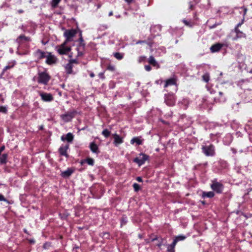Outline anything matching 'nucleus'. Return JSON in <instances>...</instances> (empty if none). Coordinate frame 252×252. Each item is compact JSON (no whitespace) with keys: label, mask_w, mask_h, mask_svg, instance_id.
Returning <instances> with one entry per match:
<instances>
[{"label":"nucleus","mask_w":252,"mask_h":252,"mask_svg":"<svg viewBox=\"0 0 252 252\" xmlns=\"http://www.w3.org/2000/svg\"><path fill=\"white\" fill-rule=\"evenodd\" d=\"M183 23L186 25H187V26H189V22H188V21L186 20H183Z\"/></svg>","instance_id":"nucleus-50"},{"label":"nucleus","mask_w":252,"mask_h":252,"mask_svg":"<svg viewBox=\"0 0 252 252\" xmlns=\"http://www.w3.org/2000/svg\"><path fill=\"white\" fill-rule=\"evenodd\" d=\"M223 46V44L220 43H217L211 46L210 49L212 53L219 52Z\"/></svg>","instance_id":"nucleus-15"},{"label":"nucleus","mask_w":252,"mask_h":252,"mask_svg":"<svg viewBox=\"0 0 252 252\" xmlns=\"http://www.w3.org/2000/svg\"><path fill=\"white\" fill-rule=\"evenodd\" d=\"M144 67L145 70L147 71H150L152 69V67L150 65H145Z\"/></svg>","instance_id":"nucleus-44"},{"label":"nucleus","mask_w":252,"mask_h":252,"mask_svg":"<svg viewBox=\"0 0 252 252\" xmlns=\"http://www.w3.org/2000/svg\"><path fill=\"white\" fill-rule=\"evenodd\" d=\"M146 57L145 56H140L139 57L138 61L139 63H142L145 62L146 60Z\"/></svg>","instance_id":"nucleus-42"},{"label":"nucleus","mask_w":252,"mask_h":252,"mask_svg":"<svg viewBox=\"0 0 252 252\" xmlns=\"http://www.w3.org/2000/svg\"><path fill=\"white\" fill-rule=\"evenodd\" d=\"M126 223V218L123 217L121 219V226L123 225H125Z\"/></svg>","instance_id":"nucleus-41"},{"label":"nucleus","mask_w":252,"mask_h":252,"mask_svg":"<svg viewBox=\"0 0 252 252\" xmlns=\"http://www.w3.org/2000/svg\"><path fill=\"white\" fill-rule=\"evenodd\" d=\"M8 158L7 154H3L0 156V164H3L7 162Z\"/></svg>","instance_id":"nucleus-26"},{"label":"nucleus","mask_w":252,"mask_h":252,"mask_svg":"<svg viewBox=\"0 0 252 252\" xmlns=\"http://www.w3.org/2000/svg\"><path fill=\"white\" fill-rule=\"evenodd\" d=\"M162 243H163V239L161 238V241L159 242L157 244V246L159 247V248H160V247L162 245Z\"/></svg>","instance_id":"nucleus-46"},{"label":"nucleus","mask_w":252,"mask_h":252,"mask_svg":"<svg viewBox=\"0 0 252 252\" xmlns=\"http://www.w3.org/2000/svg\"><path fill=\"white\" fill-rule=\"evenodd\" d=\"M210 188L217 193L220 194L222 192L224 189L223 185L220 182H218L217 179H215L212 181V184L210 185Z\"/></svg>","instance_id":"nucleus-2"},{"label":"nucleus","mask_w":252,"mask_h":252,"mask_svg":"<svg viewBox=\"0 0 252 252\" xmlns=\"http://www.w3.org/2000/svg\"><path fill=\"white\" fill-rule=\"evenodd\" d=\"M242 8H243L244 9L243 17V19H244V22L245 21V16H246V15L247 14L248 9L246 7H242Z\"/></svg>","instance_id":"nucleus-43"},{"label":"nucleus","mask_w":252,"mask_h":252,"mask_svg":"<svg viewBox=\"0 0 252 252\" xmlns=\"http://www.w3.org/2000/svg\"><path fill=\"white\" fill-rule=\"evenodd\" d=\"M47 55H46V60L45 61V63L49 65H51L56 63V57L54 55H52L51 53L50 52H47Z\"/></svg>","instance_id":"nucleus-12"},{"label":"nucleus","mask_w":252,"mask_h":252,"mask_svg":"<svg viewBox=\"0 0 252 252\" xmlns=\"http://www.w3.org/2000/svg\"><path fill=\"white\" fill-rule=\"evenodd\" d=\"M0 201H4V202H6L8 203H9V201L8 200H7L4 197V196L1 194H0Z\"/></svg>","instance_id":"nucleus-39"},{"label":"nucleus","mask_w":252,"mask_h":252,"mask_svg":"<svg viewBox=\"0 0 252 252\" xmlns=\"http://www.w3.org/2000/svg\"><path fill=\"white\" fill-rule=\"evenodd\" d=\"M176 244L175 242H173L171 244L168 245L167 252H175V246Z\"/></svg>","instance_id":"nucleus-27"},{"label":"nucleus","mask_w":252,"mask_h":252,"mask_svg":"<svg viewBox=\"0 0 252 252\" xmlns=\"http://www.w3.org/2000/svg\"><path fill=\"white\" fill-rule=\"evenodd\" d=\"M148 63L153 66L157 67V68H159L160 67L159 64L156 61L155 59L153 56H151L149 57Z\"/></svg>","instance_id":"nucleus-24"},{"label":"nucleus","mask_w":252,"mask_h":252,"mask_svg":"<svg viewBox=\"0 0 252 252\" xmlns=\"http://www.w3.org/2000/svg\"><path fill=\"white\" fill-rule=\"evenodd\" d=\"M79 246H75L74 247V249H79Z\"/></svg>","instance_id":"nucleus-59"},{"label":"nucleus","mask_w":252,"mask_h":252,"mask_svg":"<svg viewBox=\"0 0 252 252\" xmlns=\"http://www.w3.org/2000/svg\"><path fill=\"white\" fill-rule=\"evenodd\" d=\"M90 149L91 151L95 154H98L99 153L98 147L94 142H91L89 146Z\"/></svg>","instance_id":"nucleus-20"},{"label":"nucleus","mask_w":252,"mask_h":252,"mask_svg":"<svg viewBox=\"0 0 252 252\" xmlns=\"http://www.w3.org/2000/svg\"><path fill=\"white\" fill-rule=\"evenodd\" d=\"M157 239H158V237H156L155 238H153V239H152V242H154V241H155L157 240Z\"/></svg>","instance_id":"nucleus-55"},{"label":"nucleus","mask_w":252,"mask_h":252,"mask_svg":"<svg viewBox=\"0 0 252 252\" xmlns=\"http://www.w3.org/2000/svg\"><path fill=\"white\" fill-rule=\"evenodd\" d=\"M90 76L91 77V78H93L94 76V74L93 72L91 73L90 74Z\"/></svg>","instance_id":"nucleus-53"},{"label":"nucleus","mask_w":252,"mask_h":252,"mask_svg":"<svg viewBox=\"0 0 252 252\" xmlns=\"http://www.w3.org/2000/svg\"><path fill=\"white\" fill-rule=\"evenodd\" d=\"M186 238V237L184 235H179L175 237L173 242H175V244H177L179 241H184Z\"/></svg>","instance_id":"nucleus-29"},{"label":"nucleus","mask_w":252,"mask_h":252,"mask_svg":"<svg viewBox=\"0 0 252 252\" xmlns=\"http://www.w3.org/2000/svg\"><path fill=\"white\" fill-rule=\"evenodd\" d=\"M107 69L111 71H114L115 70V67L113 65L109 64L107 67Z\"/></svg>","instance_id":"nucleus-38"},{"label":"nucleus","mask_w":252,"mask_h":252,"mask_svg":"<svg viewBox=\"0 0 252 252\" xmlns=\"http://www.w3.org/2000/svg\"><path fill=\"white\" fill-rule=\"evenodd\" d=\"M215 193L213 191H210L208 192L203 191L201 195V197L204 198L206 197L211 198L214 197L215 196Z\"/></svg>","instance_id":"nucleus-25"},{"label":"nucleus","mask_w":252,"mask_h":252,"mask_svg":"<svg viewBox=\"0 0 252 252\" xmlns=\"http://www.w3.org/2000/svg\"><path fill=\"white\" fill-rule=\"evenodd\" d=\"M203 153L207 157H213L216 154L215 147L214 145L203 146L201 148Z\"/></svg>","instance_id":"nucleus-3"},{"label":"nucleus","mask_w":252,"mask_h":252,"mask_svg":"<svg viewBox=\"0 0 252 252\" xmlns=\"http://www.w3.org/2000/svg\"><path fill=\"white\" fill-rule=\"evenodd\" d=\"M98 76L100 78L102 79H105V76H104V72H100L98 74Z\"/></svg>","instance_id":"nucleus-45"},{"label":"nucleus","mask_w":252,"mask_h":252,"mask_svg":"<svg viewBox=\"0 0 252 252\" xmlns=\"http://www.w3.org/2000/svg\"><path fill=\"white\" fill-rule=\"evenodd\" d=\"M201 203L203 204V205H205L206 204V202L205 201H201Z\"/></svg>","instance_id":"nucleus-57"},{"label":"nucleus","mask_w":252,"mask_h":252,"mask_svg":"<svg viewBox=\"0 0 252 252\" xmlns=\"http://www.w3.org/2000/svg\"><path fill=\"white\" fill-rule=\"evenodd\" d=\"M127 3H130L133 0H125Z\"/></svg>","instance_id":"nucleus-52"},{"label":"nucleus","mask_w":252,"mask_h":252,"mask_svg":"<svg viewBox=\"0 0 252 252\" xmlns=\"http://www.w3.org/2000/svg\"><path fill=\"white\" fill-rule=\"evenodd\" d=\"M136 180L139 182H142L143 181L142 178L141 177H137Z\"/></svg>","instance_id":"nucleus-49"},{"label":"nucleus","mask_w":252,"mask_h":252,"mask_svg":"<svg viewBox=\"0 0 252 252\" xmlns=\"http://www.w3.org/2000/svg\"><path fill=\"white\" fill-rule=\"evenodd\" d=\"M39 95L40 96L42 100L44 101L50 102L54 99L53 95L49 93L40 92L39 93Z\"/></svg>","instance_id":"nucleus-11"},{"label":"nucleus","mask_w":252,"mask_h":252,"mask_svg":"<svg viewBox=\"0 0 252 252\" xmlns=\"http://www.w3.org/2000/svg\"><path fill=\"white\" fill-rule=\"evenodd\" d=\"M146 42H147V40H138L136 42V44L146 43Z\"/></svg>","instance_id":"nucleus-47"},{"label":"nucleus","mask_w":252,"mask_h":252,"mask_svg":"<svg viewBox=\"0 0 252 252\" xmlns=\"http://www.w3.org/2000/svg\"><path fill=\"white\" fill-rule=\"evenodd\" d=\"M22 40H24L26 42H29L31 41V38L29 37L26 36L24 34H21L18 36V38L17 39V42L19 44H22L23 43Z\"/></svg>","instance_id":"nucleus-21"},{"label":"nucleus","mask_w":252,"mask_h":252,"mask_svg":"<svg viewBox=\"0 0 252 252\" xmlns=\"http://www.w3.org/2000/svg\"><path fill=\"white\" fill-rule=\"evenodd\" d=\"M164 101L168 106H174L176 102L175 96L171 94H165Z\"/></svg>","instance_id":"nucleus-8"},{"label":"nucleus","mask_w":252,"mask_h":252,"mask_svg":"<svg viewBox=\"0 0 252 252\" xmlns=\"http://www.w3.org/2000/svg\"><path fill=\"white\" fill-rule=\"evenodd\" d=\"M112 15H113V12H112V11L110 12L109 13V16H112Z\"/></svg>","instance_id":"nucleus-58"},{"label":"nucleus","mask_w":252,"mask_h":252,"mask_svg":"<svg viewBox=\"0 0 252 252\" xmlns=\"http://www.w3.org/2000/svg\"><path fill=\"white\" fill-rule=\"evenodd\" d=\"M133 188L135 191H138L140 190V186L137 183H134L132 185Z\"/></svg>","instance_id":"nucleus-36"},{"label":"nucleus","mask_w":252,"mask_h":252,"mask_svg":"<svg viewBox=\"0 0 252 252\" xmlns=\"http://www.w3.org/2000/svg\"><path fill=\"white\" fill-rule=\"evenodd\" d=\"M113 137L114 138L113 143L114 144H115V145L117 146L124 142L123 137H121L119 135L117 134V133L113 134Z\"/></svg>","instance_id":"nucleus-16"},{"label":"nucleus","mask_w":252,"mask_h":252,"mask_svg":"<svg viewBox=\"0 0 252 252\" xmlns=\"http://www.w3.org/2000/svg\"><path fill=\"white\" fill-rule=\"evenodd\" d=\"M222 94H223V93L222 92H219V94L220 95H222Z\"/></svg>","instance_id":"nucleus-60"},{"label":"nucleus","mask_w":252,"mask_h":252,"mask_svg":"<svg viewBox=\"0 0 252 252\" xmlns=\"http://www.w3.org/2000/svg\"><path fill=\"white\" fill-rule=\"evenodd\" d=\"M77 33V30L74 29L65 30L63 36L65 38L64 41L66 42H69L73 41V38Z\"/></svg>","instance_id":"nucleus-6"},{"label":"nucleus","mask_w":252,"mask_h":252,"mask_svg":"<svg viewBox=\"0 0 252 252\" xmlns=\"http://www.w3.org/2000/svg\"><path fill=\"white\" fill-rule=\"evenodd\" d=\"M102 134L105 137L108 138L111 135V131H109L108 129H104L102 131Z\"/></svg>","instance_id":"nucleus-30"},{"label":"nucleus","mask_w":252,"mask_h":252,"mask_svg":"<svg viewBox=\"0 0 252 252\" xmlns=\"http://www.w3.org/2000/svg\"><path fill=\"white\" fill-rule=\"evenodd\" d=\"M46 54L47 52H45L40 49H37L34 53V55L38 60H40L46 58Z\"/></svg>","instance_id":"nucleus-13"},{"label":"nucleus","mask_w":252,"mask_h":252,"mask_svg":"<svg viewBox=\"0 0 252 252\" xmlns=\"http://www.w3.org/2000/svg\"><path fill=\"white\" fill-rule=\"evenodd\" d=\"M177 85V79L175 77L170 78L165 81L164 87L167 88L170 86Z\"/></svg>","instance_id":"nucleus-17"},{"label":"nucleus","mask_w":252,"mask_h":252,"mask_svg":"<svg viewBox=\"0 0 252 252\" xmlns=\"http://www.w3.org/2000/svg\"><path fill=\"white\" fill-rule=\"evenodd\" d=\"M77 41L79 44H86L83 37H79Z\"/></svg>","instance_id":"nucleus-40"},{"label":"nucleus","mask_w":252,"mask_h":252,"mask_svg":"<svg viewBox=\"0 0 252 252\" xmlns=\"http://www.w3.org/2000/svg\"><path fill=\"white\" fill-rule=\"evenodd\" d=\"M243 24L244 19H242L241 21L237 24L235 26L234 31L236 33V36L233 38V40H237L239 38L246 37V34L239 29V28L241 27Z\"/></svg>","instance_id":"nucleus-5"},{"label":"nucleus","mask_w":252,"mask_h":252,"mask_svg":"<svg viewBox=\"0 0 252 252\" xmlns=\"http://www.w3.org/2000/svg\"><path fill=\"white\" fill-rule=\"evenodd\" d=\"M77 113L76 110H73L71 112H68L67 113L63 115L62 117L64 120L68 121V118L71 119L74 117L75 115Z\"/></svg>","instance_id":"nucleus-18"},{"label":"nucleus","mask_w":252,"mask_h":252,"mask_svg":"<svg viewBox=\"0 0 252 252\" xmlns=\"http://www.w3.org/2000/svg\"><path fill=\"white\" fill-rule=\"evenodd\" d=\"M69 145L65 144L64 145H62L59 148L58 152L61 156H64L65 158H68L69 155L67 154V150L69 149Z\"/></svg>","instance_id":"nucleus-10"},{"label":"nucleus","mask_w":252,"mask_h":252,"mask_svg":"<svg viewBox=\"0 0 252 252\" xmlns=\"http://www.w3.org/2000/svg\"><path fill=\"white\" fill-rule=\"evenodd\" d=\"M233 153H236L235 150V151H233Z\"/></svg>","instance_id":"nucleus-63"},{"label":"nucleus","mask_w":252,"mask_h":252,"mask_svg":"<svg viewBox=\"0 0 252 252\" xmlns=\"http://www.w3.org/2000/svg\"><path fill=\"white\" fill-rule=\"evenodd\" d=\"M202 79L204 81L207 83L210 80V75L208 73H206L202 76Z\"/></svg>","instance_id":"nucleus-33"},{"label":"nucleus","mask_w":252,"mask_h":252,"mask_svg":"<svg viewBox=\"0 0 252 252\" xmlns=\"http://www.w3.org/2000/svg\"><path fill=\"white\" fill-rule=\"evenodd\" d=\"M7 112V110L5 106H0V112L6 114Z\"/></svg>","instance_id":"nucleus-37"},{"label":"nucleus","mask_w":252,"mask_h":252,"mask_svg":"<svg viewBox=\"0 0 252 252\" xmlns=\"http://www.w3.org/2000/svg\"><path fill=\"white\" fill-rule=\"evenodd\" d=\"M5 149V146H1L0 147V151L1 152H2Z\"/></svg>","instance_id":"nucleus-51"},{"label":"nucleus","mask_w":252,"mask_h":252,"mask_svg":"<svg viewBox=\"0 0 252 252\" xmlns=\"http://www.w3.org/2000/svg\"><path fill=\"white\" fill-rule=\"evenodd\" d=\"M84 129H85V128H82V130H84Z\"/></svg>","instance_id":"nucleus-64"},{"label":"nucleus","mask_w":252,"mask_h":252,"mask_svg":"<svg viewBox=\"0 0 252 252\" xmlns=\"http://www.w3.org/2000/svg\"><path fill=\"white\" fill-rule=\"evenodd\" d=\"M67 42L64 41L57 48V52L60 55H65L71 51V47L66 46Z\"/></svg>","instance_id":"nucleus-7"},{"label":"nucleus","mask_w":252,"mask_h":252,"mask_svg":"<svg viewBox=\"0 0 252 252\" xmlns=\"http://www.w3.org/2000/svg\"><path fill=\"white\" fill-rule=\"evenodd\" d=\"M143 139H141V137H134L130 140V143L134 144L136 143V145H141L142 144Z\"/></svg>","instance_id":"nucleus-22"},{"label":"nucleus","mask_w":252,"mask_h":252,"mask_svg":"<svg viewBox=\"0 0 252 252\" xmlns=\"http://www.w3.org/2000/svg\"><path fill=\"white\" fill-rule=\"evenodd\" d=\"M23 12H24V11L23 10H22V9H20V10H18V13H22Z\"/></svg>","instance_id":"nucleus-56"},{"label":"nucleus","mask_w":252,"mask_h":252,"mask_svg":"<svg viewBox=\"0 0 252 252\" xmlns=\"http://www.w3.org/2000/svg\"><path fill=\"white\" fill-rule=\"evenodd\" d=\"M24 232H25V233H27V230H26V229H25V230H24Z\"/></svg>","instance_id":"nucleus-61"},{"label":"nucleus","mask_w":252,"mask_h":252,"mask_svg":"<svg viewBox=\"0 0 252 252\" xmlns=\"http://www.w3.org/2000/svg\"><path fill=\"white\" fill-rule=\"evenodd\" d=\"M79 63L78 61L76 59H71L69 61V62L65 66V71L66 73L68 74H70L72 73L73 70L72 68L73 66V64H78Z\"/></svg>","instance_id":"nucleus-9"},{"label":"nucleus","mask_w":252,"mask_h":252,"mask_svg":"<svg viewBox=\"0 0 252 252\" xmlns=\"http://www.w3.org/2000/svg\"><path fill=\"white\" fill-rule=\"evenodd\" d=\"M153 38V37H149L147 40V42H146V44H147L150 48L153 47L154 43Z\"/></svg>","instance_id":"nucleus-35"},{"label":"nucleus","mask_w":252,"mask_h":252,"mask_svg":"<svg viewBox=\"0 0 252 252\" xmlns=\"http://www.w3.org/2000/svg\"><path fill=\"white\" fill-rule=\"evenodd\" d=\"M85 45L86 44H78V45L77 46L76 50L77 51V57H81L84 54Z\"/></svg>","instance_id":"nucleus-14"},{"label":"nucleus","mask_w":252,"mask_h":252,"mask_svg":"<svg viewBox=\"0 0 252 252\" xmlns=\"http://www.w3.org/2000/svg\"><path fill=\"white\" fill-rule=\"evenodd\" d=\"M73 135L71 133L69 132L66 134L65 137L62 136L61 137V139L63 141L66 140L68 142H71L73 140Z\"/></svg>","instance_id":"nucleus-23"},{"label":"nucleus","mask_w":252,"mask_h":252,"mask_svg":"<svg viewBox=\"0 0 252 252\" xmlns=\"http://www.w3.org/2000/svg\"><path fill=\"white\" fill-rule=\"evenodd\" d=\"M37 75V81L38 84L47 85L51 78L46 69H45L43 71H39Z\"/></svg>","instance_id":"nucleus-1"},{"label":"nucleus","mask_w":252,"mask_h":252,"mask_svg":"<svg viewBox=\"0 0 252 252\" xmlns=\"http://www.w3.org/2000/svg\"><path fill=\"white\" fill-rule=\"evenodd\" d=\"M74 171V170L73 168H68L65 171L62 172L61 175L64 178H67L69 177Z\"/></svg>","instance_id":"nucleus-19"},{"label":"nucleus","mask_w":252,"mask_h":252,"mask_svg":"<svg viewBox=\"0 0 252 252\" xmlns=\"http://www.w3.org/2000/svg\"><path fill=\"white\" fill-rule=\"evenodd\" d=\"M149 156L141 153L137 157L133 159V161L137 164L139 166H141L145 163L146 161L149 160Z\"/></svg>","instance_id":"nucleus-4"},{"label":"nucleus","mask_w":252,"mask_h":252,"mask_svg":"<svg viewBox=\"0 0 252 252\" xmlns=\"http://www.w3.org/2000/svg\"><path fill=\"white\" fill-rule=\"evenodd\" d=\"M15 64V63H12L10 64L5 66L4 68L3 69L2 74H3L4 72L6 71L7 70L12 68L14 66Z\"/></svg>","instance_id":"nucleus-32"},{"label":"nucleus","mask_w":252,"mask_h":252,"mask_svg":"<svg viewBox=\"0 0 252 252\" xmlns=\"http://www.w3.org/2000/svg\"><path fill=\"white\" fill-rule=\"evenodd\" d=\"M62 0H52L50 2L51 6L53 8L58 7L59 3Z\"/></svg>","instance_id":"nucleus-28"},{"label":"nucleus","mask_w":252,"mask_h":252,"mask_svg":"<svg viewBox=\"0 0 252 252\" xmlns=\"http://www.w3.org/2000/svg\"><path fill=\"white\" fill-rule=\"evenodd\" d=\"M114 56L118 60H121L124 58V54L119 52H116L114 53Z\"/></svg>","instance_id":"nucleus-31"},{"label":"nucleus","mask_w":252,"mask_h":252,"mask_svg":"<svg viewBox=\"0 0 252 252\" xmlns=\"http://www.w3.org/2000/svg\"><path fill=\"white\" fill-rule=\"evenodd\" d=\"M85 162H86L85 159L82 160L80 162V164L82 165Z\"/></svg>","instance_id":"nucleus-54"},{"label":"nucleus","mask_w":252,"mask_h":252,"mask_svg":"<svg viewBox=\"0 0 252 252\" xmlns=\"http://www.w3.org/2000/svg\"><path fill=\"white\" fill-rule=\"evenodd\" d=\"M85 161L90 165L93 166L94 164V159L92 158H88L85 159Z\"/></svg>","instance_id":"nucleus-34"},{"label":"nucleus","mask_w":252,"mask_h":252,"mask_svg":"<svg viewBox=\"0 0 252 252\" xmlns=\"http://www.w3.org/2000/svg\"><path fill=\"white\" fill-rule=\"evenodd\" d=\"M77 30V32H79V37H83L82 36V32L81 30H80V29H76Z\"/></svg>","instance_id":"nucleus-48"},{"label":"nucleus","mask_w":252,"mask_h":252,"mask_svg":"<svg viewBox=\"0 0 252 252\" xmlns=\"http://www.w3.org/2000/svg\"><path fill=\"white\" fill-rule=\"evenodd\" d=\"M1 153H2V152H1L0 151V156L1 155H1Z\"/></svg>","instance_id":"nucleus-62"}]
</instances>
